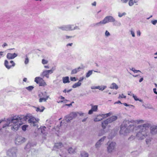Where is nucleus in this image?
I'll return each mask as SVG.
<instances>
[{
	"mask_svg": "<svg viewBox=\"0 0 157 157\" xmlns=\"http://www.w3.org/2000/svg\"><path fill=\"white\" fill-rule=\"evenodd\" d=\"M143 122L144 121L143 120H125L121 125L120 131V134L126 136L130 132L136 131L138 129V132L136 134V138L138 140H144L149 134L147 128L150 127V125L148 123L138 126H136V124Z\"/></svg>",
	"mask_w": 157,
	"mask_h": 157,
	"instance_id": "obj_1",
	"label": "nucleus"
},
{
	"mask_svg": "<svg viewBox=\"0 0 157 157\" xmlns=\"http://www.w3.org/2000/svg\"><path fill=\"white\" fill-rule=\"evenodd\" d=\"M29 116L28 115L24 116V115H20L15 116L11 118H8L6 121V123L3 126V128H5L8 126L10 124H22L23 122L26 121L28 118Z\"/></svg>",
	"mask_w": 157,
	"mask_h": 157,
	"instance_id": "obj_2",
	"label": "nucleus"
},
{
	"mask_svg": "<svg viewBox=\"0 0 157 157\" xmlns=\"http://www.w3.org/2000/svg\"><path fill=\"white\" fill-rule=\"evenodd\" d=\"M115 20L112 16H108L106 17L104 19L100 22L94 24V26H99L109 22H114Z\"/></svg>",
	"mask_w": 157,
	"mask_h": 157,
	"instance_id": "obj_3",
	"label": "nucleus"
},
{
	"mask_svg": "<svg viewBox=\"0 0 157 157\" xmlns=\"http://www.w3.org/2000/svg\"><path fill=\"white\" fill-rule=\"evenodd\" d=\"M116 144L115 142H108L107 143L106 150L109 153H112L116 148Z\"/></svg>",
	"mask_w": 157,
	"mask_h": 157,
	"instance_id": "obj_4",
	"label": "nucleus"
},
{
	"mask_svg": "<svg viewBox=\"0 0 157 157\" xmlns=\"http://www.w3.org/2000/svg\"><path fill=\"white\" fill-rule=\"evenodd\" d=\"M111 113H109L105 114H100L97 116V117L94 119V121L95 122L100 121L104 118L109 116L111 115Z\"/></svg>",
	"mask_w": 157,
	"mask_h": 157,
	"instance_id": "obj_5",
	"label": "nucleus"
},
{
	"mask_svg": "<svg viewBox=\"0 0 157 157\" xmlns=\"http://www.w3.org/2000/svg\"><path fill=\"white\" fill-rule=\"evenodd\" d=\"M17 152V149L16 147H13L10 149L7 152L8 155L11 157H16Z\"/></svg>",
	"mask_w": 157,
	"mask_h": 157,
	"instance_id": "obj_6",
	"label": "nucleus"
},
{
	"mask_svg": "<svg viewBox=\"0 0 157 157\" xmlns=\"http://www.w3.org/2000/svg\"><path fill=\"white\" fill-rule=\"evenodd\" d=\"M29 117L27 120H28V121L29 123L31 124V125L33 126H36L37 125V123L39 121L38 119H36L34 117H30L29 116H28Z\"/></svg>",
	"mask_w": 157,
	"mask_h": 157,
	"instance_id": "obj_7",
	"label": "nucleus"
},
{
	"mask_svg": "<svg viewBox=\"0 0 157 157\" xmlns=\"http://www.w3.org/2000/svg\"><path fill=\"white\" fill-rule=\"evenodd\" d=\"M73 26V25H63L62 26L58 27V28L63 31H71L72 27Z\"/></svg>",
	"mask_w": 157,
	"mask_h": 157,
	"instance_id": "obj_8",
	"label": "nucleus"
},
{
	"mask_svg": "<svg viewBox=\"0 0 157 157\" xmlns=\"http://www.w3.org/2000/svg\"><path fill=\"white\" fill-rule=\"evenodd\" d=\"M25 141V139L24 138L21 136H18L16 139L15 143L17 145H20L24 143Z\"/></svg>",
	"mask_w": 157,
	"mask_h": 157,
	"instance_id": "obj_9",
	"label": "nucleus"
},
{
	"mask_svg": "<svg viewBox=\"0 0 157 157\" xmlns=\"http://www.w3.org/2000/svg\"><path fill=\"white\" fill-rule=\"evenodd\" d=\"M4 65L6 68L10 69L12 67H13L15 65V63L13 60H11L9 63L7 60H5L4 62Z\"/></svg>",
	"mask_w": 157,
	"mask_h": 157,
	"instance_id": "obj_10",
	"label": "nucleus"
},
{
	"mask_svg": "<svg viewBox=\"0 0 157 157\" xmlns=\"http://www.w3.org/2000/svg\"><path fill=\"white\" fill-rule=\"evenodd\" d=\"M53 72V71L52 69L48 71H45L41 74V76L43 77L45 76L47 78H49V74L52 73Z\"/></svg>",
	"mask_w": 157,
	"mask_h": 157,
	"instance_id": "obj_11",
	"label": "nucleus"
},
{
	"mask_svg": "<svg viewBox=\"0 0 157 157\" xmlns=\"http://www.w3.org/2000/svg\"><path fill=\"white\" fill-rule=\"evenodd\" d=\"M105 138L106 136H103L100 139L96 144L95 145L96 147H100Z\"/></svg>",
	"mask_w": 157,
	"mask_h": 157,
	"instance_id": "obj_12",
	"label": "nucleus"
},
{
	"mask_svg": "<svg viewBox=\"0 0 157 157\" xmlns=\"http://www.w3.org/2000/svg\"><path fill=\"white\" fill-rule=\"evenodd\" d=\"M90 105L91 106V109L89 110L88 112L89 114H91L93 113V112H96L98 109V106L97 105H93L91 104Z\"/></svg>",
	"mask_w": 157,
	"mask_h": 157,
	"instance_id": "obj_13",
	"label": "nucleus"
},
{
	"mask_svg": "<svg viewBox=\"0 0 157 157\" xmlns=\"http://www.w3.org/2000/svg\"><path fill=\"white\" fill-rule=\"evenodd\" d=\"M63 145L61 142H58L55 144L53 147L54 150H56L57 149H60L63 147Z\"/></svg>",
	"mask_w": 157,
	"mask_h": 157,
	"instance_id": "obj_14",
	"label": "nucleus"
},
{
	"mask_svg": "<svg viewBox=\"0 0 157 157\" xmlns=\"http://www.w3.org/2000/svg\"><path fill=\"white\" fill-rule=\"evenodd\" d=\"M150 133L152 135L157 134V126H153L151 127Z\"/></svg>",
	"mask_w": 157,
	"mask_h": 157,
	"instance_id": "obj_15",
	"label": "nucleus"
},
{
	"mask_svg": "<svg viewBox=\"0 0 157 157\" xmlns=\"http://www.w3.org/2000/svg\"><path fill=\"white\" fill-rule=\"evenodd\" d=\"M17 54L15 53L13 54L11 53H8L6 57L8 59H13L17 57Z\"/></svg>",
	"mask_w": 157,
	"mask_h": 157,
	"instance_id": "obj_16",
	"label": "nucleus"
},
{
	"mask_svg": "<svg viewBox=\"0 0 157 157\" xmlns=\"http://www.w3.org/2000/svg\"><path fill=\"white\" fill-rule=\"evenodd\" d=\"M21 124H13V125L12 124H10V125H12L11 129L12 130H13L14 131H16L18 129L20 126Z\"/></svg>",
	"mask_w": 157,
	"mask_h": 157,
	"instance_id": "obj_17",
	"label": "nucleus"
},
{
	"mask_svg": "<svg viewBox=\"0 0 157 157\" xmlns=\"http://www.w3.org/2000/svg\"><path fill=\"white\" fill-rule=\"evenodd\" d=\"M152 140V138L151 137H148L146 138L145 140V142L147 145L148 146L151 144V143Z\"/></svg>",
	"mask_w": 157,
	"mask_h": 157,
	"instance_id": "obj_18",
	"label": "nucleus"
},
{
	"mask_svg": "<svg viewBox=\"0 0 157 157\" xmlns=\"http://www.w3.org/2000/svg\"><path fill=\"white\" fill-rule=\"evenodd\" d=\"M117 119V117L116 116H113L109 118H108V120L110 123H111Z\"/></svg>",
	"mask_w": 157,
	"mask_h": 157,
	"instance_id": "obj_19",
	"label": "nucleus"
},
{
	"mask_svg": "<svg viewBox=\"0 0 157 157\" xmlns=\"http://www.w3.org/2000/svg\"><path fill=\"white\" fill-rule=\"evenodd\" d=\"M43 78L40 77H36L35 79V82L37 84H39L40 82L43 81Z\"/></svg>",
	"mask_w": 157,
	"mask_h": 157,
	"instance_id": "obj_20",
	"label": "nucleus"
},
{
	"mask_svg": "<svg viewBox=\"0 0 157 157\" xmlns=\"http://www.w3.org/2000/svg\"><path fill=\"white\" fill-rule=\"evenodd\" d=\"M68 115L73 119L77 117V113L75 112H72Z\"/></svg>",
	"mask_w": 157,
	"mask_h": 157,
	"instance_id": "obj_21",
	"label": "nucleus"
},
{
	"mask_svg": "<svg viewBox=\"0 0 157 157\" xmlns=\"http://www.w3.org/2000/svg\"><path fill=\"white\" fill-rule=\"evenodd\" d=\"M109 88L111 89L117 90L118 89V87L115 83H113L111 84Z\"/></svg>",
	"mask_w": 157,
	"mask_h": 157,
	"instance_id": "obj_22",
	"label": "nucleus"
},
{
	"mask_svg": "<svg viewBox=\"0 0 157 157\" xmlns=\"http://www.w3.org/2000/svg\"><path fill=\"white\" fill-rule=\"evenodd\" d=\"M64 119L67 122H70L72 120V119L69 116V115L66 116L64 117Z\"/></svg>",
	"mask_w": 157,
	"mask_h": 157,
	"instance_id": "obj_23",
	"label": "nucleus"
},
{
	"mask_svg": "<svg viewBox=\"0 0 157 157\" xmlns=\"http://www.w3.org/2000/svg\"><path fill=\"white\" fill-rule=\"evenodd\" d=\"M88 154L85 151L81 152L79 157H88Z\"/></svg>",
	"mask_w": 157,
	"mask_h": 157,
	"instance_id": "obj_24",
	"label": "nucleus"
},
{
	"mask_svg": "<svg viewBox=\"0 0 157 157\" xmlns=\"http://www.w3.org/2000/svg\"><path fill=\"white\" fill-rule=\"evenodd\" d=\"M6 120H0V130L3 128L2 127L5 125V123H6Z\"/></svg>",
	"mask_w": 157,
	"mask_h": 157,
	"instance_id": "obj_25",
	"label": "nucleus"
},
{
	"mask_svg": "<svg viewBox=\"0 0 157 157\" xmlns=\"http://www.w3.org/2000/svg\"><path fill=\"white\" fill-rule=\"evenodd\" d=\"M36 108V111L37 112H42L45 109L43 106H41L40 107H35Z\"/></svg>",
	"mask_w": 157,
	"mask_h": 157,
	"instance_id": "obj_26",
	"label": "nucleus"
},
{
	"mask_svg": "<svg viewBox=\"0 0 157 157\" xmlns=\"http://www.w3.org/2000/svg\"><path fill=\"white\" fill-rule=\"evenodd\" d=\"M69 78V77L67 76L63 78V83H65L69 82L70 81Z\"/></svg>",
	"mask_w": 157,
	"mask_h": 157,
	"instance_id": "obj_27",
	"label": "nucleus"
},
{
	"mask_svg": "<svg viewBox=\"0 0 157 157\" xmlns=\"http://www.w3.org/2000/svg\"><path fill=\"white\" fill-rule=\"evenodd\" d=\"M68 152L70 154H73L75 152V148H73L71 147L69 148L68 150Z\"/></svg>",
	"mask_w": 157,
	"mask_h": 157,
	"instance_id": "obj_28",
	"label": "nucleus"
},
{
	"mask_svg": "<svg viewBox=\"0 0 157 157\" xmlns=\"http://www.w3.org/2000/svg\"><path fill=\"white\" fill-rule=\"evenodd\" d=\"M81 85V83L79 82L75 83L72 86V87L73 88H75L80 86Z\"/></svg>",
	"mask_w": 157,
	"mask_h": 157,
	"instance_id": "obj_29",
	"label": "nucleus"
},
{
	"mask_svg": "<svg viewBox=\"0 0 157 157\" xmlns=\"http://www.w3.org/2000/svg\"><path fill=\"white\" fill-rule=\"evenodd\" d=\"M49 96H46V98H40L39 100V101L40 102H42L43 101H46L49 98Z\"/></svg>",
	"mask_w": 157,
	"mask_h": 157,
	"instance_id": "obj_30",
	"label": "nucleus"
},
{
	"mask_svg": "<svg viewBox=\"0 0 157 157\" xmlns=\"http://www.w3.org/2000/svg\"><path fill=\"white\" fill-rule=\"evenodd\" d=\"M46 128L45 126L41 127L40 128V130L41 133L44 134L45 133V129Z\"/></svg>",
	"mask_w": 157,
	"mask_h": 157,
	"instance_id": "obj_31",
	"label": "nucleus"
},
{
	"mask_svg": "<svg viewBox=\"0 0 157 157\" xmlns=\"http://www.w3.org/2000/svg\"><path fill=\"white\" fill-rule=\"evenodd\" d=\"M93 71V70H90L87 73L86 77L88 78L90 77L92 74V72Z\"/></svg>",
	"mask_w": 157,
	"mask_h": 157,
	"instance_id": "obj_32",
	"label": "nucleus"
},
{
	"mask_svg": "<svg viewBox=\"0 0 157 157\" xmlns=\"http://www.w3.org/2000/svg\"><path fill=\"white\" fill-rule=\"evenodd\" d=\"M39 84V86H45L47 85L46 82L43 79V81H41Z\"/></svg>",
	"mask_w": 157,
	"mask_h": 157,
	"instance_id": "obj_33",
	"label": "nucleus"
},
{
	"mask_svg": "<svg viewBox=\"0 0 157 157\" xmlns=\"http://www.w3.org/2000/svg\"><path fill=\"white\" fill-rule=\"evenodd\" d=\"M29 62V59L27 55L25 56V58L24 61V63L25 64L28 63Z\"/></svg>",
	"mask_w": 157,
	"mask_h": 157,
	"instance_id": "obj_34",
	"label": "nucleus"
},
{
	"mask_svg": "<svg viewBox=\"0 0 157 157\" xmlns=\"http://www.w3.org/2000/svg\"><path fill=\"white\" fill-rule=\"evenodd\" d=\"M79 71L78 69H73L71 72V74L72 75L76 74Z\"/></svg>",
	"mask_w": 157,
	"mask_h": 157,
	"instance_id": "obj_35",
	"label": "nucleus"
},
{
	"mask_svg": "<svg viewBox=\"0 0 157 157\" xmlns=\"http://www.w3.org/2000/svg\"><path fill=\"white\" fill-rule=\"evenodd\" d=\"M110 123L109 121L108 120V118L106 120H105L102 123V125H104V124H108V123Z\"/></svg>",
	"mask_w": 157,
	"mask_h": 157,
	"instance_id": "obj_36",
	"label": "nucleus"
},
{
	"mask_svg": "<svg viewBox=\"0 0 157 157\" xmlns=\"http://www.w3.org/2000/svg\"><path fill=\"white\" fill-rule=\"evenodd\" d=\"M34 88V87L32 86H29L28 87H26V89L29 91L32 90Z\"/></svg>",
	"mask_w": 157,
	"mask_h": 157,
	"instance_id": "obj_37",
	"label": "nucleus"
},
{
	"mask_svg": "<svg viewBox=\"0 0 157 157\" xmlns=\"http://www.w3.org/2000/svg\"><path fill=\"white\" fill-rule=\"evenodd\" d=\"M134 2L133 0H130L128 2V4L130 6H132L133 5Z\"/></svg>",
	"mask_w": 157,
	"mask_h": 157,
	"instance_id": "obj_38",
	"label": "nucleus"
},
{
	"mask_svg": "<svg viewBox=\"0 0 157 157\" xmlns=\"http://www.w3.org/2000/svg\"><path fill=\"white\" fill-rule=\"evenodd\" d=\"M118 16L119 17H121L125 15L126 14V13L125 12H124L122 13L121 14L119 12L118 13Z\"/></svg>",
	"mask_w": 157,
	"mask_h": 157,
	"instance_id": "obj_39",
	"label": "nucleus"
},
{
	"mask_svg": "<svg viewBox=\"0 0 157 157\" xmlns=\"http://www.w3.org/2000/svg\"><path fill=\"white\" fill-rule=\"evenodd\" d=\"M48 62L47 60L43 59L42 61V63L43 64H46L48 63Z\"/></svg>",
	"mask_w": 157,
	"mask_h": 157,
	"instance_id": "obj_40",
	"label": "nucleus"
},
{
	"mask_svg": "<svg viewBox=\"0 0 157 157\" xmlns=\"http://www.w3.org/2000/svg\"><path fill=\"white\" fill-rule=\"evenodd\" d=\"M27 127H28V125H23L22 126V129L23 130L25 131L26 130V128Z\"/></svg>",
	"mask_w": 157,
	"mask_h": 157,
	"instance_id": "obj_41",
	"label": "nucleus"
},
{
	"mask_svg": "<svg viewBox=\"0 0 157 157\" xmlns=\"http://www.w3.org/2000/svg\"><path fill=\"white\" fill-rule=\"evenodd\" d=\"M77 113V114H78L80 116H84L86 115V114L82 113V112H76Z\"/></svg>",
	"mask_w": 157,
	"mask_h": 157,
	"instance_id": "obj_42",
	"label": "nucleus"
},
{
	"mask_svg": "<svg viewBox=\"0 0 157 157\" xmlns=\"http://www.w3.org/2000/svg\"><path fill=\"white\" fill-rule=\"evenodd\" d=\"M105 36H109L110 35V33H109L107 30H106L105 31Z\"/></svg>",
	"mask_w": 157,
	"mask_h": 157,
	"instance_id": "obj_43",
	"label": "nucleus"
},
{
	"mask_svg": "<svg viewBox=\"0 0 157 157\" xmlns=\"http://www.w3.org/2000/svg\"><path fill=\"white\" fill-rule=\"evenodd\" d=\"M107 87L106 86H101L100 90L101 91H103Z\"/></svg>",
	"mask_w": 157,
	"mask_h": 157,
	"instance_id": "obj_44",
	"label": "nucleus"
},
{
	"mask_svg": "<svg viewBox=\"0 0 157 157\" xmlns=\"http://www.w3.org/2000/svg\"><path fill=\"white\" fill-rule=\"evenodd\" d=\"M70 79L71 81H72L75 82L76 81V78L75 77H70Z\"/></svg>",
	"mask_w": 157,
	"mask_h": 157,
	"instance_id": "obj_45",
	"label": "nucleus"
},
{
	"mask_svg": "<svg viewBox=\"0 0 157 157\" xmlns=\"http://www.w3.org/2000/svg\"><path fill=\"white\" fill-rule=\"evenodd\" d=\"M30 145H31V144L30 143L28 144H27L26 146V147H25V149H29L30 147Z\"/></svg>",
	"mask_w": 157,
	"mask_h": 157,
	"instance_id": "obj_46",
	"label": "nucleus"
},
{
	"mask_svg": "<svg viewBox=\"0 0 157 157\" xmlns=\"http://www.w3.org/2000/svg\"><path fill=\"white\" fill-rule=\"evenodd\" d=\"M132 94V96L135 100L136 101L139 100V99L137 98V97L136 96L134 95V94Z\"/></svg>",
	"mask_w": 157,
	"mask_h": 157,
	"instance_id": "obj_47",
	"label": "nucleus"
},
{
	"mask_svg": "<svg viewBox=\"0 0 157 157\" xmlns=\"http://www.w3.org/2000/svg\"><path fill=\"white\" fill-rule=\"evenodd\" d=\"M123 104L125 106H129L130 107H134V106L132 105H128V104H127V103H124Z\"/></svg>",
	"mask_w": 157,
	"mask_h": 157,
	"instance_id": "obj_48",
	"label": "nucleus"
},
{
	"mask_svg": "<svg viewBox=\"0 0 157 157\" xmlns=\"http://www.w3.org/2000/svg\"><path fill=\"white\" fill-rule=\"evenodd\" d=\"M126 96L124 95L123 94H122L121 95L119 94V97L118 98H126Z\"/></svg>",
	"mask_w": 157,
	"mask_h": 157,
	"instance_id": "obj_49",
	"label": "nucleus"
},
{
	"mask_svg": "<svg viewBox=\"0 0 157 157\" xmlns=\"http://www.w3.org/2000/svg\"><path fill=\"white\" fill-rule=\"evenodd\" d=\"M151 23L153 25H155L156 23H157V20H156L154 21H151Z\"/></svg>",
	"mask_w": 157,
	"mask_h": 157,
	"instance_id": "obj_50",
	"label": "nucleus"
},
{
	"mask_svg": "<svg viewBox=\"0 0 157 157\" xmlns=\"http://www.w3.org/2000/svg\"><path fill=\"white\" fill-rule=\"evenodd\" d=\"M76 29H80L78 26H75V27H74L73 28L72 27L71 31L74 30H75Z\"/></svg>",
	"mask_w": 157,
	"mask_h": 157,
	"instance_id": "obj_51",
	"label": "nucleus"
},
{
	"mask_svg": "<svg viewBox=\"0 0 157 157\" xmlns=\"http://www.w3.org/2000/svg\"><path fill=\"white\" fill-rule=\"evenodd\" d=\"M73 37L72 36H68L66 35L65 36V39H67L70 38H71Z\"/></svg>",
	"mask_w": 157,
	"mask_h": 157,
	"instance_id": "obj_52",
	"label": "nucleus"
},
{
	"mask_svg": "<svg viewBox=\"0 0 157 157\" xmlns=\"http://www.w3.org/2000/svg\"><path fill=\"white\" fill-rule=\"evenodd\" d=\"M130 32H131V35H132V36L133 37H134L135 36V33H134V32L132 30H131L130 31Z\"/></svg>",
	"mask_w": 157,
	"mask_h": 157,
	"instance_id": "obj_53",
	"label": "nucleus"
},
{
	"mask_svg": "<svg viewBox=\"0 0 157 157\" xmlns=\"http://www.w3.org/2000/svg\"><path fill=\"white\" fill-rule=\"evenodd\" d=\"M134 73H137L138 72H140L139 70H136L135 69H131Z\"/></svg>",
	"mask_w": 157,
	"mask_h": 157,
	"instance_id": "obj_54",
	"label": "nucleus"
},
{
	"mask_svg": "<svg viewBox=\"0 0 157 157\" xmlns=\"http://www.w3.org/2000/svg\"><path fill=\"white\" fill-rule=\"evenodd\" d=\"M137 36H140V34H141V33H140V31L138 30V31H137Z\"/></svg>",
	"mask_w": 157,
	"mask_h": 157,
	"instance_id": "obj_55",
	"label": "nucleus"
},
{
	"mask_svg": "<svg viewBox=\"0 0 157 157\" xmlns=\"http://www.w3.org/2000/svg\"><path fill=\"white\" fill-rule=\"evenodd\" d=\"M84 78V77H83L80 78L78 82H80L82 81H83V80Z\"/></svg>",
	"mask_w": 157,
	"mask_h": 157,
	"instance_id": "obj_56",
	"label": "nucleus"
},
{
	"mask_svg": "<svg viewBox=\"0 0 157 157\" xmlns=\"http://www.w3.org/2000/svg\"><path fill=\"white\" fill-rule=\"evenodd\" d=\"M7 46V44L6 43H4L2 45V47L4 48Z\"/></svg>",
	"mask_w": 157,
	"mask_h": 157,
	"instance_id": "obj_57",
	"label": "nucleus"
},
{
	"mask_svg": "<svg viewBox=\"0 0 157 157\" xmlns=\"http://www.w3.org/2000/svg\"><path fill=\"white\" fill-rule=\"evenodd\" d=\"M153 91L155 94H157V92L156 91V88L153 89Z\"/></svg>",
	"mask_w": 157,
	"mask_h": 157,
	"instance_id": "obj_58",
	"label": "nucleus"
},
{
	"mask_svg": "<svg viewBox=\"0 0 157 157\" xmlns=\"http://www.w3.org/2000/svg\"><path fill=\"white\" fill-rule=\"evenodd\" d=\"M91 88L92 89H96V86H92L91 87Z\"/></svg>",
	"mask_w": 157,
	"mask_h": 157,
	"instance_id": "obj_59",
	"label": "nucleus"
},
{
	"mask_svg": "<svg viewBox=\"0 0 157 157\" xmlns=\"http://www.w3.org/2000/svg\"><path fill=\"white\" fill-rule=\"evenodd\" d=\"M96 2H94V3H93L92 4V5L93 6H96Z\"/></svg>",
	"mask_w": 157,
	"mask_h": 157,
	"instance_id": "obj_60",
	"label": "nucleus"
},
{
	"mask_svg": "<svg viewBox=\"0 0 157 157\" xmlns=\"http://www.w3.org/2000/svg\"><path fill=\"white\" fill-rule=\"evenodd\" d=\"M104 126L103 125H102V128L104 129L105 128L106 126H107V124H104Z\"/></svg>",
	"mask_w": 157,
	"mask_h": 157,
	"instance_id": "obj_61",
	"label": "nucleus"
},
{
	"mask_svg": "<svg viewBox=\"0 0 157 157\" xmlns=\"http://www.w3.org/2000/svg\"><path fill=\"white\" fill-rule=\"evenodd\" d=\"M104 126L103 125H102V128L104 129L105 128L106 126H107V124H104Z\"/></svg>",
	"mask_w": 157,
	"mask_h": 157,
	"instance_id": "obj_62",
	"label": "nucleus"
},
{
	"mask_svg": "<svg viewBox=\"0 0 157 157\" xmlns=\"http://www.w3.org/2000/svg\"><path fill=\"white\" fill-rule=\"evenodd\" d=\"M72 44H73V43H69V44H67V46H71L72 45Z\"/></svg>",
	"mask_w": 157,
	"mask_h": 157,
	"instance_id": "obj_63",
	"label": "nucleus"
},
{
	"mask_svg": "<svg viewBox=\"0 0 157 157\" xmlns=\"http://www.w3.org/2000/svg\"><path fill=\"white\" fill-rule=\"evenodd\" d=\"M27 81V78H23V81L24 82H26Z\"/></svg>",
	"mask_w": 157,
	"mask_h": 157,
	"instance_id": "obj_64",
	"label": "nucleus"
}]
</instances>
